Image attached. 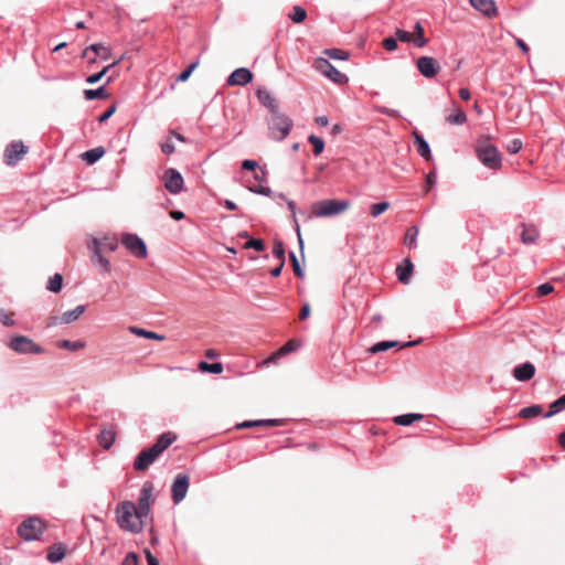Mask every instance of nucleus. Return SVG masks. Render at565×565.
Listing matches in <instances>:
<instances>
[{
	"instance_id": "nucleus-1",
	"label": "nucleus",
	"mask_w": 565,
	"mask_h": 565,
	"mask_svg": "<svg viewBox=\"0 0 565 565\" xmlns=\"http://www.w3.org/2000/svg\"><path fill=\"white\" fill-rule=\"evenodd\" d=\"M118 525L128 532L140 533L143 529L145 520L136 510L132 501H122L116 509Z\"/></svg>"
},
{
	"instance_id": "nucleus-2",
	"label": "nucleus",
	"mask_w": 565,
	"mask_h": 565,
	"mask_svg": "<svg viewBox=\"0 0 565 565\" xmlns=\"http://www.w3.org/2000/svg\"><path fill=\"white\" fill-rule=\"evenodd\" d=\"M476 154L480 162L488 169L498 170L502 166V158L498 148L491 145L487 138L478 140Z\"/></svg>"
},
{
	"instance_id": "nucleus-3",
	"label": "nucleus",
	"mask_w": 565,
	"mask_h": 565,
	"mask_svg": "<svg viewBox=\"0 0 565 565\" xmlns=\"http://www.w3.org/2000/svg\"><path fill=\"white\" fill-rule=\"evenodd\" d=\"M268 128L270 138L281 141L289 135L292 120L279 110H274L268 119Z\"/></svg>"
},
{
	"instance_id": "nucleus-4",
	"label": "nucleus",
	"mask_w": 565,
	"mask_h": 565,
	"mask_svg": "<svg viewBox=\"0 0 565 565\" xmlns=\"http://www.w3.org/2000/svg\"><path fill=\"white\" fill-rule=\"evenodd\" d=\"M349 206L348 200H322L312 205V213L316 217H330L343 213Z\"/></svg>"
},
{
	"instance_id": "nucleus-5",
	"label": "nucleus",
	"mask_w": 565,
	"mask_h": 565,
	"mask_svg": "<svg viewBox=\"0 0 565 565\" xmlns=\"http://www.w3.org/2000/svg\"><path fill=\"white\" fill-rule=\"evenodd\" d=\"M8 347L19 354H41L44 349L25 335H14L8 342Z\"/></svg>"
},
{
	"instance_id": "nucleus-6",
	"label": "nucleus",
	"mask_w": 565,
	"mask_h": 565,
	"mask_svg": "<svg viewBox=\"0 0 565 565\" xmlns=\"http://www.w3.org/2000/svg\"><path fill=\"white\" fill-rule=\"evenodd\" d=\"M44 530V523L36 516L24 520L18 527L19 535L25 541L40 539Z\"/></svg>"
},
{
	"instance_id": "nucleus-7",
	"label": "nucleus",
	"mask_w": 565,
	"mask_h": 565,
	"mask_svg": "<svg viewBox=\"0 0 565 565\" xmlns=\"http://www.w3.org/2000/svg\"><path fill=\"white\" fill-rule=\"evenodd\" d=\"M315 68L321 73L322 75H324L326 77H328L329 79H331L332 82L337 83V84H342V83H347L348 82V78L347 76L341 73L340 71H338L330 62L329 60L324 58V57H318L315 60Z\"/></svg>"
},
{
	"instance_id": "nucleus-8",
	"label": "nucleus",
	"mask_w": 565,
	"mask_h": 565,
	"mask_svg": "<svg viewBox=\"0 0 565 565\" xmlns=\"http://www.w3.org/2000/svg\"><path fill=\"white\" fill-rule=\"evenodd\" d=\"M152 491L153 484L150 481H146L141 487L138 504H136V510L143 520H147L150 516Z\"/></svg>"
},
{
	"instance_id": "nucleus-9",
	"label": "nucleus",
	"mask_w": 565,
	"mask_h": 565,
	"mask_svg": "<svg viewBox=\"0 0 565 565\" xmlns=\"http://www.w3.org/2000/svg\"><path fill=\"white\" fill-rule=\"evenodd\" d=\"M163 182L166 190L173 195L179 194L184 186L182 174L174 168H169L164 171Z\"/></svg>"
},
{
	"instance_id": "nucleus-10",
	"label": "nucleus",
	"mask_w": 565,
	"mask_h": 565,
	"mask_svg": "<svg viewBox=\"0 0 565 565\" xmlns=\"http://www.w3.org/2000/svg\"><path fill=\"white\" fill-rule=\"evenodd\" d=\"M121 244L136 257H147V246L142 238L136 234H125Z\"/></svg>"
},
{
	"instance_id": "nucleus-11",
	"label": "nucleus",
	"mask_w": 565,
	"mask_h": 565,
	"mask_svg": "<svg viewBox=\"0 0 565 565\" xmlns=\"http://www.w3.org/2000/svg\"><path fill=\"white\" fill-rule=\"evenodd\" d=\"M190 478L186 475H178L172 483L171 493L175 504L180 503L186 495Z\"/></svg>"
},
{
	"instance_id": "nucleus-12",
	"label": "nucleus",
	"mask_w": 565,
	"mask_h": 565,
	"mask_svg": "<svg viewBox=\"0 0 565 565\" xmlns=\"http://www.w3.org/2000/svg\"><path fill=\"white\" fill-rule=\"evenodd\" d=\"M157 451L150 447L147 449H143L135 459L134 468L137 471H145L147 470L158 458Z\"/></svg>"
},
{
	"instance_id": "nucleus-13",
	"label": "nucleus",
	"mask_w": 565,
	"mask_h": 565,
	"mask_svg": "<svg viewBox=\"0 0 565 565\" xmlns=\"http://www.w3.org/2000/svg\"><path fill=\"white\" fill-rule=\"evenodd\" d=\"M417 68L424 77L431 78L438 73L440 67L434 57L422 56L417 60Z\"/></svg>"
},
{
	"instance_id": "nucleus-14",
	"label": "nucleus",
	"mask_w": 565,
	"mask_h": 565,
	"mask_svg": "<svg viewBox=\"0 0 565 565\" xmlns=\"http://www.w3.org/2000/svg\"><path fill=\"white\" fill-rule=\"evenodd\" d=\"M253 81V73L246 67L236 68L228 77V86H245Z\"/></svg>"
},
{
	"instance_id": "nucleus-15",
	"label": "nucleus",
	"mask_w": 565,
	"mask_h": 565,
	"mask_svg": "<svg viewBox=\"0 0 565 565\" xmlns=\"http://www.w3.org/2000/svg\"><path fill=\"white\" fill-rule=\"evenodd\" d=\"M26 152L25 146L21 142H12L6 149L4 157L8 164L17 163Z\"/></svg>"
},
{
	"instance_id": "nucleus-16",
	"label": "nucleus",
	"mask_w": 565,
	"mask_h": 565,
	"mask_svg": "<svg viewBox=\"0 0 565 565\" xmlns=\"http://www.w3.org/2000/svg\"><path fill=\"white\" fill-rule=\"evenodd\" d=\"M86 306L78 305L73 310H68L63 312L60 317H55L53 323L54 324H68L81 318V316L85 312Z\"/></svg>"
},
{
	"instance_id": "nucleus-17",
	"label": "nucleus",
	"mask_w": 565,
	"mask_h": 565,
	"mask_svg": "<svg viewBox=\"0 0 565 565\" xmlns=\"http://www.w3.org/2000/svg\"><path fill=\"white\" fill-rule=\"evenodd\" d=\"M470 4L484 15L492 18L498 14L494 0H469Z\"/></svg>"
},
{
	"instance_id": "nucleus-18",
	"label": "nucleus",
	"mask_w": 565,
	"mask_h": 565,
	"mask_svg": "<svg viewBox=\"0 0 565 565\" xmlns=\"http://www.w3.org/2000/svg\"><path fill=\"white\" fill-rule=\"evenodd\" d=\"M466 113L456 104L451 102V113L445 117V121L449 125L461 126L467 122Z\"/></svg>"
},
{
	"instance_id": "nucleus-19",
	"label": "nucleus",
	"mask_w": 565,
	"mask_h": 565,
	"mask_svg": "<svg viewBox=\"0 0 565 565\" xmlns=\"http://www.w3.org/2000/svg\"><path fill=\"white\" fill-rule=\"evenodd\" d=\"M535 374V367L532 363L526 362L516 366L513 371V375L518 381H527Z\"/></svg>"
},
{
	"instance_id": "nucleus-20",
	"label": "nucleus",
	"mask_w": 565,
	"mask_h": 565,
	"mask_svg": "<svg viewBox=\"0 0 565 565\" xmlns=\"http://www.w3.org/2000/svg\"><path fill=\"white\" fill-rule=\"evenodd\" d=\"M177 439L173 433H164L160 435L156 443L151 446L158 455L162 454Z\"/></svg>"
},
{
	"instance_id": "nucleus-21",
	"label": "nucleus",
	"mask_w": 565,
	"mask_h": 565,
	"mask_svg": "<svg viewBox=\"0 0 565 565\" xmlns=\"http://www.w3.org/2000/svg\"><path fill=\"white\" fill-rule=\"evenodd\" d=\"M416 150L420 157L426 160L431 159L430 147L425 138L417 131L414 132Z\"/></svg>"
},
{
	"instance_id": "nucleus-22",
	"label": "nucleus",
	"mask_w": 565,
	"mask_h": 565,
	"mask_svg": "<svg viewBox=\"0 0 565 565\" xmlns=\"http://www.w3.org/2000/svg\"><path fill=\"white\" fill-rule=\"evenodd\" d=\"M414 266L409 258H405L403 260V265L398 266L396 269L398 280L403 284L409 281Z\"/></svg>"
},
{
	"instance_id": "nucleus-23",
	"label": "nucleus",
	"mask_w": 565,
	"mask_h": 565,
	"mask_svg": "<svg viewBox=\"0 0 565 565\" xmlns=\"http://www.w3.org/2000/svg\"><path fill=\"white\" fill-rule=\"evenodd\" d=\"M257 97H258V100L260 102V104L269 109L270 114L274 110H278L277 102L273 97L270 92H268L266 89H259L257 92Z\"/></svg>"
},
{
	"instance_id": "nucleus-24",
	"label": "nucleus",
	"mask_w": 565,
	"mask_h": 565,
	"mask_svg": "<svg viewBox=\"0 0 565 565\" xmlns=\"http://www.w3.org/2000/svg\"><path fill=\"white\" fill-rule=\"evenodd\" d=\"M93 51L97 56H99L103 61H107L110 56V51L108 47L104 46L100 43H95L87 46L83 53V57H88V52Z\"/></svg>"
},
{
	"instance_id": "nucleus-25",
	"label": "nucleus",
	"mask_w": 565,
	"mask_h": 565,
	"mask_svg": "<svg viewBox=\"0 0 565 565\" xmlns=\"http://www.w3.org/2000/svg\"><path fill=\"white\" fill-rule=\"evenodd\" d=\"M115 439L116 435L111 428H104L98 435V443L105 449H109L114 445Z\"/></svg>"
},
{
	"instance_id": "nucleus-26",
	"label": "nucleus",
	"mask_w": 565,
	"mask_h": 565,
	"mask_svg": "<svg viewBox=\"0 0 565 565\" xmlns=\"http://www.w3.org/2000/svg\"><path fill=\"white\" fill-rule=\"evenodd\" d=\"M521 239L524 244H533L540 236L539 230L532 225H522Z\"/></svg>"
},
{
	"instance_id": "nucleus-27",
	"label": "nucleus",
	"mask_w": 565,
	"mask_h": 565,
	"mask_svg": "<svg viewBox=\"0 0 565 565\" xmlns=\"http://www.w3.org/2000/svg\"><path fill=\"white\" fill-rule=\"evenodd\" d=\"M92 262L95 266H98L100 267V269L104 271V273H109L110 271V263L109 260L104 257L99 250L98 247H96L94 249V254H93V257H92Z\"/></svg>"
},
{
	"instance_id": "nucleus-28",
	"label": "nucleus",
	"mask_w": 565,
	"mask_h": 565,
	"mask_svg": "<svg viewBox=\"0 0 565 565\" xmlns=\"http://www.w3.org/2000/svg\"><path fill=\"white\" fill-rule=\"evenodd\" d=\"M423 415L417 413L403 414L394 417V423L401 426L412 425L414 422L422 419Z\"/></svg>"
},
{
	"instance_id": "nucleus-29",
	"label": "nucleus",
	"mask_w": 565,
	"mask_h": 565,
	"mask_svg": "<svg viewBox=\"0 0 565 565\" xmlns=\"http://www.w3.org/2000/svg\"><path fill=\"white\" fill-rule=\"evenodd\" d=\"M122 57H119L118 60H116L115 62H113L111 64L105 66L100 72L96 73V74H93V75H89L87 78H86V83L88 84H96L97 82H99L105 75L106 73L117 66L120 62H121Z\"/></svg>"
},
{
	"instance_id": "nucleus-30",
	"label": "nucleus",
	"mask_w": 565,
	"mask_h": 565,
	"mask_svg": "<svg viewBox=\"0 0 565 565\" xmlns=\"http://www.w3.org/2000/svg\"><path fill=\"white\" fill-rule=\"evenodd\" d=\"M105 153L104 148L97 147L83 153V159L88 163L93 164L98 161Z\"/></svg>"
},
{
	"instance_id": "nucleus-31",
	"label": "nucleus",
	"mask_w": 565,
	"mask_h": 565,
	"mask_svg": "<svg viewBox=\"0 0 565 565\" xmlns=\"http://www.w3.org/2000/svg\"><path fill=\"white\" fill-rule=\"evenodd\" d=\"M129 331L131 333L136 334V335L143 337V338H147V339L158 340V341L164 340V335L158 334L156 332L148 331V330H145V329H141V328H138V327H130Z\"/></svg>"
},
{
	"instance_id": "nucleus-32",
	"label": "nucleus",
	"mask_w": 565,
	"mask_h": 565,
	"mask_svg": "<svg viewBox=\"0 0 565 565\" xmlns=\"http://www.w3.org/2000/svg\"><path fill=\"white\" fill-rule=\"evenodd\" d=\"M64 556H65V547L62 545H58V546H53L50 548L46 558L49 562L54 564V563L62 561L64 558Z\"/></svg>"
},
{
	"instance_id": "nucleus-33",
	"label": "nucleus",
	"mask_w": 565,
	"mask_h": 565,
	"mask_svg": "<svg viewBox=\"0 0 565 565\" xmlns=\"http://www.w3.org/2000/svg\"><path fill=\"white\" fill-rule=\"evenodd\" d=\"M287 205H288L290 212L292 213V218H294V223H295V227H296V232H297V236H298L300 252H301V255L303 256V241L301 237L299 223L296 218V204L294 201L287 200Z\"/></svg>"
},
{
	"instance_id": "nucleus-34",
	"label": "nucleus",
	"mask_w": 565,
	"mask_h": 565,
	"mask_svg": "<svg viewBox=\"0 0 565 565\" xmlns=\"http://www.w3.org/2000/svg\"><path fill=\"white\" fill-rule=\"evenodd\" d=\"M84 96L88 100H94V99H105L108 97V94L105 89V86H100L96 89H85Z\"/></svg>"
},
{
	"instance_id": "nucleus-35",
	"label": "nucleus",
	"mask_w": 565,
	"mask_h": 565,
	"mask_svg": "<svg viewBox=\"0 0 565 565\" xmlns=\"http://www.w3.org/2000/svg\"><path fill=\"white\" fill-rule=\"evenodd\" d=\"M412 40L418 47H423L427 44V39L424 36V29L419 22H416L415 24V36H413Z\"/></svg>"
},
{
	"instance_id": "nucleus-36",
	"label": "nucleus",
	"mask_w": 565,
	"mask_h": 565,
	"mask_svg": "<svg viewBox=\"0 0 565 565\" xmlns=\"http://www.w3.org/2000/svg\"><path fill=\"white\" fill-rule=\"evenodd\" d=\"M62 287H63V277L61 274L56 273L50 278L47 289L52 292H60Z\"/></svg>"
},
{
	"instance_id": "nucleus-37",
	"label": "nucleus",
	"mask_w": 565,
	"mask_h": 565,
	"mask_svg": "<svg viewBox=\"0 0 565 565\" xmlns=\"http://www.w3.org/2000/svg\"><path fill=\"white\" fill-rule=\"evenodd\" d=\"M58 348L68 350V351H77L85 347L83 341H70V340H61L57 343Z\"/></svg>"
},
{
	"instance_id": "nucleus-38",
	"label": "nucleus",
	"mask_w": 565,
	"mask_h": 565,
	"mask_svg": "<svg viewBox=\"0 0 565 565\" xmlns=\"http://www.w3.org/2000/svg\"><path fill=\"white\" fill-rule=\"evenodd\" d=\"M542 412H543L542 406H540V405H532V406L522 408L520 411L519 415L522 418H532V417H535V416L540 415Z\"/></svg>"
},
{
	"instance_id": "nucleus-39",
	"label": "nucleus",
	"mask_w": 565,
	"mask_h": 565,
	"mask_svg": "<svg viewBox=\"0 0 565 565\" xmlns=\"http://www.w3.org/2000/svg\"><path fill=\"white\" fill-rule=\"evenodd\" d=\"M199 369L204 372L213 373V374H220L223 372V364L217 363H207V362H200Z\"/></svg>"
},
{
	"instance_id": "nucleus-40",
	"label": "nucleus",
	"mask_w": 565,
	"mask_h": 565,
	"mask_svg": "<svg viewBox=\"0 0 565 565\" xmlns=\"http://www.w3.org/2000/svg\"><path fill=\"white\" fill-rule=\"evenodd\" d=\"M398 344L399 343L397 341H382L371 347L370 352L374 354L379 352H384L391 348L397 347Z\"/></svg>"
},
{
	"instance_id": "nucleus-41",
	"label": "nucleus",
	"mask_w": 565,
	"mask_h": 565,
	"mask_svg": "<svg viewBox=\"0 0 565 565\" xmlns=\"http://www.w3.org/2000/svg\"><path fill=\"white\" fill-rule=\"evenodd\" d=\"M289 18L294 23H301L306 20L307 12L302 7L296 6L294 7L292 12L289 14Z\"/></svg>"
},
{
	"instance_id": "nucleus-42",
	"label": "nucleus",
	"mask_w": 565,
	"mask_h": 565,
	"mask_svg": "<svg viewBox=\"0 0 565 565\" xmlns=\"http://www.w3.org/2000/svg\"><path fill=\"white\" fill-rule=\"evenodd\" d=\"M564 407H565V394L551 404L550 412L545 414V417L548 418V417L559 413Z\"/></svg>"
},
{
	"instance_id": "nucleus-43",
	"label": "nucleus",
	"mask_w": 565,
	"mask_h": 565,
	"mask_svg": "<svg viewBox=\"0 0 565 565\" xmlns=\"http://www.w3.org/2000/svg\"><path fill=\"white\" fill-rule=\"evenodd\" d=\"M308 141L313 146L315 156H319L324 149V141L315 135L308 137Z\"/></svg>"
},
{
	"instance_id": "nucleus-44",
	"label": "nucleus",
	"mask_w": 565,
	"mask_h": 565,
	"mask_svg": "<svg viewBox=\"0 0 565 565\" xmlns=\"http://www.w3.org/2000/svg\"><path fill=\"white\" fill-rule=\"evenodd\" d=\"M417 235H418V228L416 226H412L407 231L404 243L408 248H413L416 246Z\"/></svg>"
},
{
	"instance_id": "nucleus-45",
	"label": "nucleus",
	"mask_w": 565,
	"mask_h": 565,
	"mask_svg": "<svg viewBox=\"0 0 565 565\" xmlns=\"http://www.w3.org/2000/svg\"><path fill=\"white\" fill-rule=\"evenodd\" d=\"M324 53L332 60L345 61L349 58V53L340 49H328Z\"/></svg>"
},
{
	"instance_id": "nucleus-46",
	"label": "nucleus",
	"mask_w": 565,
	"mask_h": 565,
	"mask_svg": "<svg viewBox=\"0 0 565 565\" xmlns=\"http://www.w3.org/2000/svg\"><path fill=\"white\" fill-rule=\"evenodd\" d=\"M388 207H390L388 202L374 203L371 205V214L373 217H377L382 213H384Z\"/></svg>"
},
{
	"instance_id": "nucleus-47",
	"label": "nucleus",
	"mask_w": 565,
	"mask_h": 565,
	"mask_svg": "<svg viewBox=\"0 0 565 565\" xmlns=\"http://www.w3.org/2000/svg\"><path fill=\"white\" fill-rule=\"evenodd\" d=\"M289 257L292 263V269H294L295 275L298 276L299 278H303L305 273H303L302 268L300 267V264H299V260H298L296 254L291 252L289 254Z\"/></svg>"
},
{
	"instance_id": "nucleus-48",
	"label": "nucleus",
	"mask_w": 565,
	"mask_h": 565,
	"mask_svg": "<svg viewBox=\"0 0 565 565\" xmlns=\"http://www.w3.org/2000/svg\"><path fill=\"white\" fill-rule=\"evenodd\" d=\"M244 248H253L262 252L265 249V243L262 239L250 238L245 243Z\"/></svg>"
},
{
	"instance_id": "nucleus-49",
	"label": "nucleus",
	"mask_w": 565,
	"mask_h": 565,
	"mask_svg": "<svg viewBox=\"0 0 565 565\" xmlns=\"http://www.w3.org/2000/svg\"><path fill=\"white\" fill-rule=\"evenodd\" d=\"M273 255L279 259V262L285 260V247L282 242L276 241L273 248Z\"/></svg>"
},
{
	"instance_id": "nucleus-50",
	"label": "nucleus",
	"mask_w": 565,
	"mask_h": 565,
	"mask_svg": "<svg viewBox=\"0 0 565 565\" xmlns=\"http://www.w3.org/2000/svg\"><path fill=\"white\" fill-rule=\"evenodd\" d=\"M198 65H199V62H194V63L190 64L183 72H181L178 75L177 81L185 82L190 77L192 72L196 68Z\"/></svg>"
},
{
	"instance_id": "nucleus-51",
	"label": "nucleus",
	"mask_w": 565,
	"mask_h": 565,
	"mask_svg": "<svg viewBox=\"0 0 565 565\" xmlns=\"http://www.w3.org/2000/svg\"><path fill=\"white\" fill-rule=\"evenodd\" d=\"M0 322L4 327H12L15 323L13 318H12V313L6 311L4 309L0 310Z\"/></svg>"
},
{
	"instance_id": "nucleus-52",
	"label": "nucleus",
	"mask_w": 565,
	"mask_h": 565,
	"mask_svg": "<svg viewBox=\"0 0 565 565\" xmlns=\"http://www.w3.org/2000/svg\"><path fill=\"white\" fill-rule=\"evenodd\" d=\"M522 149V141L520 139H513L512 141L509 142V145L507 146V150L511 153V154H515L518 153L520 150Z\"/></svg>"
},
{
	"instance_id": "nucleus-53",
	"label": "nucleus",
	"mask_w": 565,
	"mask_h": 565,
	"mask_svg": "<svg viewBox=\"0 0 565 565\" xmlns=\"http://www.w3.org/2000/svg\"><path fill=\"white\" fill-rule=\"evenodd\" d=\"M376 110L380 114H383V115H386V116H390V117H393V118H401V113L398 110H395V109H391V108H387V107H384V106H379V107H376Z\"/></svg>"
},
{
	"instance_id": "nucleus-54",
	"label": "nucleus",
	"mask_w": 565,
	"mask_h": 565,
	"mask_svg": "<svg viewBox=\"0 0 565 565\" xmlns=\"http://www.w3.org/2000/svg\"><path fill=\"white\" fill-rule=\"evenodd\" d=\"M160 147H161V151H162L164 154H168V156H169V154H172V153L174 152V150H175V148H174V143H173V141H172L170 138H168L166 141H163V142L160 145Z\"/></svg>"
},
{
	"instance_id": "nucleus-55",
	"label": "nucleus",
	"mask_w": 565,
	"mask_h": 565,
	"mask_svg": "<svg viewBox=\"0 0 565 565\" xmlns=\"http://www.w3.org/2000/svg\"><path fill=\"white\" fill-rule=\"evenodd\" d=\"M554 291V286L550 282L541 284L537 287V292L540 296H547Z\"/></svg>"
},
{
	"instance_id": "nucleus-56",
	"label": "nucleus",
	"mask_w": 565,
	"mask_h": 565,
	"mask_svg": "<svg viewBox=\"0 0 565 565\" xmlns=\"http://www.w3.org/2000/svg\"><path fill=\"white\" fill-rule=\"evenodd\" d=\"M395 35H396V38H395L396 41L397 40H399L401 42H411V41H413L412 40L413 35L409 32L405 31V30H401V29L396 30Z\"/></svg>"
},
{
	"instance_id": "nucleus-57",
	"label": "nucleus",
	"mask_w": 565,
	"mask_h": 565,
	"mask_svg": "<svg viewBox=\"0 0 565 565\" xmlns=\"http://www.w3.org/2000/svg\"><path fill=\"white\" fill-rule=\"evenodd\" d=\"M383 46L385 50L392 52L397 49V41L395 38H386L383 40Z\"/></svg>"
},
{
	"instance_id": "nucleus-58",
	"label": "nucleus",
	"mask_w": 565,
	"mask_h": 565,
	"mask_svg": "<svg viewBox=\"0 0 565 565\" xmlns=\"http://www.w3.org/2000/svg\"><path fill=\"white\" fill-rule=\"evenodd\" d=\"M121 565H139L137 554L134 552L128 553L125 556Z\"/></svg>"
},
{
	"instance_id": "nucleus-59",
	"label": "nucleus",
	"mask_w": 565,
	"mask_h": 565,
	"mask_svg": "<svg viewBox=\"0 0 565 565\" xmlns=\"http://www.w3.org/2000/svg\"><path fill=\"white\" fill-rule=\"evenodd\" d=\"M437 182V175L436 173L433 171V172H429L427 175H426V189H425V192H428Z\"/></svg>"
},
{
	"instance_id": "nucleus-60",
	"label": "nucleus",
	"mask_w": 565,
	"mask_h": 565,
	"mask_svg": "<svg viewBox=\"0 0 565 565\" xmlns=\"http://www.w3.org/2000/svg\"><path fill=\"white\" fill-rule=\"evenodd\" d=\"M250 191L260 195L268 196L271 194V189L268 186H255L250 188Z\"/></svg>"
},
{
	"instance_id": "nucleus-61",
	"label": "nucleus",
	"mask_w": 565,
	"mask_h": 565,
	"mask_svg": "<svg viewBox=\"0 0 565 565\" xmlns=\"http://www.w3.org/2000/svg\"><path fill=\"white\" fill-rule=\"evenodd\" d=\"M255 426H263V422L259 420H247L237 425V428H249Z\"/></svg>"
},
{
	"instance_id": "nucleus-62",
	"label": "nucleus",
	"mask_w": 565,
	"mask_h": 565,
	"mask_svg": "<svg viewBox=\"0 0 565 565\" xmlns=\"http://www.w3.org/2000/svg\"><path fill=\"white\" fill-rule=\"evenodd\" d=\"M145 555L148 562V565H160L158 558L152 555V553L149 550H145Z\"/></svg>"
},
{
	"instance_id": "nucleus-63",
	"label": "nucleus",
	"mask_w": 565,
	"mask_h": 565,
	"mask_svg": "<svg viewBox=\"0 0 565 565\" xmlns=\"http://www.w3.org/2000/svg\"><path fill=\"white\" fill-rule=\"evenodd\" d=\"M115 110H116V107L110 106L103 115H100V117L98 118V121L99 122L106 121L108 118H110L113 116Z\"/></svg>"
},
{
	"instance_id": "nucleus-64",
	"label": "nucleus",
	"mask_w": 565,
	"mask_h": 565,
	"mask_svg": "<svg viewBox=\"0 0 565 565\" xmlns=\"http://www.w3.org/2000/svg\"><path fill=\"white\" fill-rule=\"evenodd\" d=\"M257 162L254 161V160H244L243 163H242V168L244 170H255L257 168Z\"/></svg>"
}]
</instances>
